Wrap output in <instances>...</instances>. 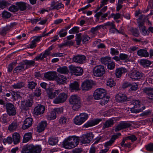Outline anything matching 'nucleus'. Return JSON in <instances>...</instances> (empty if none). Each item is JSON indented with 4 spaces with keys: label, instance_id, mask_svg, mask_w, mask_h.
<instances>
[{
    "label": "nucleus",
    "instance_id": "nucleus-36",
    "mask_svg": "<svg viewBox=\"0 0 153 153\" xmlns=\"http://www.w3.org/2000/svg\"><path fill=\"white\" fill-rule=\"evenodd\" d=\"M13 98L15 100H16L18 99H19L21 98L22 93L19 91H17L15 92L14 91H12L11 92Z\"/></svg>",
    "mask_w": 153,
    "mask_h": 153
},
{
    "label": "nucleus",
    "instance_id": "nucleus-33",
    "mask_svg": "<svg viewBox=\"0 0 153 153\" xmlns=\"http://www.w3.org/2000/svg\"><path fill=\"white\" fill-rule=\"evenodd\" d=\"M32 153H40L42 151V148L39 146H34L31 145Z\"/></svg>",
    "mask_w": 153,
    "mask_h": 153
},
{
    "label": "nucleus",
    "instance_id": "nucleus-38",
    "mask_svg": "<svg viewBox=\"0 0 153 153\" xmlns=\"http://www.w3.org/2000/svg\"><path fill=\"white\" fill-rule=\"evenodd\" d=\"M58 141V140L57 137H51L48 139V142L49 144L53 146L56 145Z\"/></svg>",
    "mask_w": 153,
    "mask_h": 153
},
{
    "label": "nucleus",
    "instance_id": "nucleus-27",
    "mask_svg": "<svg viewBox=\"0 0 153 153\" xmlns=\"http://www.w3.org/2000/svg\"><path fill=\"white\" fill-rule=\"evenodd\" d=\"M98 59V56L96 55L91 56L88 57V61L90 64L92 65L97 64V60Z\"/></svg>",
    "mask_w": 153,
    "mask_h": 153
},
{
    "label": "nucleus",
    "instance_id": "nucleus-25",
    "mask_svg": "<svg viewBox=\"0 0 153 153\" xmlns=\"http://www.w3.org/2000/svg\"><path fill=\"white\" fill-rule=\"evenodd\" d=\"M62 145L66 149H71L74 148V146L72 145L70 140H68L67 138L63 142Z\"/></svg>",
    "mask_w": 153,
    "mask_h": 153
},
{
    "label": "nucleus",
    "instance_id": "nucleus-4",
    "mask_svg": "<svg viewBox=\"0 0 153 153\" xmlns=\"http://www.w3.org/2000/svg\"><path fill=\"white\" fill-rule=\"evenodd\" d=\"M93 73L94 76L100 77L103 76L105 73V70L103 65H97L94 68Z\"/></svg>",
    "mask_w": 153,
    "mask_h": 153
},
{
    "label": "nucleus",
    "instance_id": "nucleus-8",
    "mask_svg": "<svg viewBox=\"0 0 153 153\" xmlns=\"http://www.w3.org/2000/svg\"><path fill=\"white\" fill-rule=\"evenodd\" d=\"M94 85L93 81L87 80L84 82L81 85V89L83 91H87L90 90Z\"/></svg>",
    "mask_w": 153,
    "mask_h": 153
},
{
    "label": "nucleus",
    "instance_id": "nucleus-10",
    "mask_svg": "<svg viewBox=\"0 0 153 153\" xmlns=\"http://www.w3.org/2000/svg\"><path fill=\"white\" fill-rule=\"evenodd\" d=\"M33 103L32 100H27L22 101L20 106L21 109L24 110H28L29 107L31 106Z\"/></svg>",
    "mask_w": 153,
    "mask_h": 153
},
{
    "label": "nucleus",
    "instance_id": "nucleus-30",
    "mask_svg": "<svg viewBox=\"0 0 153 153\" xmlns=\"http://www.w3.org/2000/svg\"><path fill=\"white\" fill-rule=\"evenodd\" d=\"M137 53L138 56L141 57H147L149 56L148 52L144 49H140L137 51Z\"/></svg>",
    "mask_w": 153,
    "mask_h": 153
},
{
    "label": "nucleus",
    "instance_id": "nucleus-5",
    "mask_svg": "<svg viewBox=\"0 0 153 153\" xmlns=\"http://www.w3.org/2000/svg\"><path fill=\"white\" fill-rule=\"evenodd\" d=\"M106 91L105 89L100 88L97 89L94 94V97L95 100H100L105 97Z\"/></svg>",
    "mask_w": 153,
    "mask_h": 153
},
{
    "label": "nucleus",
    "instance_id": "nucleus-46",
    "mask_svg": "<svg viewBox=\"0 0 153 153\" xmlns=\"http://www.w3.org/2000/svg\"><path fill=\"white\" fill-rule=\"evenodd\" d=\"M25 65L23 64V62L19 64V65L16 67L14 69V71L17 72L19 71H22L25 70Z\"/></svg>",
    "mask_w": 153,
    "mask_h": 153
},
{
    "label": "nucleus",
    "instance_id": "nucleus-41",
    "mask_svg": "<svg viewBox=\"0 0 153 153\" xmlns=\"http://www.w3.org/2000/svg\"><path fill=\"white\" fill-rule=\"evenodd\" d=\"M111 58L108 56H105L101 58V62L103 64L107 65L111 61Z\"/></svg>",
    "mask_w": 153,
    "mask_h": 153
},
{
    "label": "nucleus",
    "instance_id": "nucleus-43",
    "mask_svg": "<svg viewBox=\"0 0 153 153\" xmlns=\"http://www.w3.org/2000/svg\"><path fill=\"white\" fill-rule=\"evenodd\" d=\"M18 126V124L16 122L12 123L8 127V129L10 131L15 130Z\"/></svg>",
    "mask_w": 153,
    "mask_h": 153
},
{
    "label": "nucleus",
    "instance_id": "nucleus-1",
    "mask_svg": "<svg viewBox=\"0 0 153 153\" xmlns=\"http://www.w3.org/2000/svg\"><path fill=\"white\" fill-rule=\"evenodd\" d=\"M69 102L73 110L77 111L82 106L80 98L76 95H73L69 98Z\"/></svg>",
    "mask_w": 153,
    "mask_h": 153
},
{
    "label": "nucleus",
    "instance_id": "nucleus-45",
    "mask_svg": "<svg viewBox=\"0 0 153 153\" xmlns=\"http://www.w3.org/2000/svg\"><path fill=\"white\" fill-rule=\"evenodd\" d=\"M140 64L144 66V67H147L149 66L151 64L150 61L147 59H141L140 61Z\"/></svg>",
    "mask_w": 153,
    "mask_h": 153
},
{
    "label": "nucleus",
    "instance_id": "nucleus-54",
    "mask_svg": "<svg viewBox=\"0 0 153 153\" xmlns=\"http://www.w3.org/2000/svg\"><path fill=\"white\" fill-rule=\"evenodd\" d=\"M9 10L13 12H17L19 10L18 6L16 5H12L10 6L9 8Z\"/></svg>",
    "mask_w": 153,
    "mask_h": 153
},
{
    "label": "nucleus",
    "instance_id": "nucleus-24",
    "mask_svg": "<svg viewBox=\"0 0 153 153\" xmlns=\"http://www.w3.org/2000/svg\"><path fill=\"white\" fill-rule=\"evenodd\" d=\"M47 124V123L46 121H42L39 123L37 127V131L38 132H41L44 131Z\"/></svg>",
    "mask_w": 153,
    "mask_h": 153
},
{
    "label": "nucleus",
    "instance_id": "nucleus-31",
    "mask_svg": "<svg viewBox=\"0 0 153 153\" xmlns=\"http://www.w3.org/2000/svg\"><path fill=\"white\" fill-rule=\"evenodd\" d=\"M23 64L25 65H26L25 69H27L31 66H34L35 64V62L33 60H25L23 62Z\"/></svg>",
    "mask_w": 153,
    "mask_h": 153
},
{
    "label": "nucleus",
    "instance_id": "nucleus-40",
    "mask_svg": "<svg viewBox=\"0 0 153 153\" xmlns=\"http://www.w3.org/2000/svg\"><path fill=\"white\" fill-rule=\"evenodd\" d=\"M10 26H6L2 28L0 30V34L1 35L4 36L7 34V32L10 30Z\"/></svg>",
    "mask_w": 153,
    "mask_h": 153
},
{
    "label": "nucleus",
    "instance_id": "nucleus-62",
    "mask_svg": "<svg viewBox=\"0 0 153 153\" xmlns=\"http://www.w3.org/2000/svg\"><path fill=\"white\" fill-rule=\"evenodd\" d=\"M82 40L83 44L86 43L90 39V37L87 35H83L82 37Z\"/></svg>",
    "mask_w": 153,
    "mask_h": 153
},
{
    "label": "nucleus",
    "instance_id": "nucleus-3",
    "mask_svg": "<svg viewBox=\"0 0 153 153\" xmlns=\"http://www.w3.org/2000/svg\"><path fill=\"white\" fill-rule=\"evenodd\" d=\"M88 115L86 113H81L79 115L76 116L74 119L75 123L80 125L84 123L88 119Z\"/></svg>",
    "mask_w": 153,
    "mask_h": 153
},
{
    "label": "nucleus",
    "instance_id": "nucleus-59",
    "mask_svg": "<svg viewBox=\"0 0 153 153\" xmlns=\"http://www.w3.org/2000/svg\"><path fill=\"white\" fill-rule=\"evenodd\" d=\"M79 27H74L69 31L70 34H72L74 33H77L79 32Z\"/></svg>",
    "mask_w": 153,
    "mask_h": 153
},
{
    "label": "nucleus",
    "instance_id": "nucleus-49",
    "mask_svg": "<svg viewBox=\"0 0 153 153\" xmlns=\"http://www.w3.org/2000/svg\"><path fill=\"white\" fill-rule=\"evenodd\" d=\"M56 113H55V112L52 111L50 114H48L47 118L49 120H53L56 118Z\"/></svg>",
    "mask_w": 153,
    "mask_h": 153
},
{
    "label": "nucleus",
    "instance_id": "nucleus-53",
    "mask_svg": "<svg viewBox=\"0 0 153 153\" xmlns=\"http://www.w3.org/2000/svg\"><path fill=\"white\" fill-rule=\"evenodd\" d=\"M36 85V83L33 81L28 82L27 86L29 89H33L35 88V87Z\"/></svg>",
    "mask_w": 153,
    "mask_h": 153
},
{
    "label": "nucleus",
    "instance_id": "nucleus-29",
    "mask_svg": "<svg viewBox=\"0 0 153 153\" xmlns=\"http://www.w3.org/2000/svg\"><path fill=\"white\" fill-rule=\"evenodd\" d=\"M57 71L60 74H67L69 73V70L66 66L60 67L57 69Z\"/></svg>",
    "mask_w": 153,
    "mask_h": 153
},
{
    "label": "nucleus",
    "instance_id": "nucleus-39",
    "mask_svg": "<svg viewBox=\"0 0 153 153\" xmlns=\"http://www.w3.org/2000/svg\"><path fill=\"white\" fill-rule=\"evenodd\" d=\"M32 138V134L30 132L25 134L24 136L23 139V143H26L29 141Z\"/></svg>",
    "mask_w": 153,
    "mask_h": 153
},
{
    "label": "nucleus",
    "instance_id": "nucleus-48",
    "mask_svg": "<svg viewBox=\"0 0 153 153\" xmlns=\"http://www.w3.org/2000/svg\"><path fill=\"white\" fill-rule=\"evenodd\" d=\"M104 26L103 25H98L95 27H93L91 28L90 31V32L92 33L93 34H94L96 33V32L98 30L100 29L101 28H103Z\"/></svg>",
    "mask_w": 153,
    "mask_h": 153
},
{
    "label": "nucleus",
    "instance_id": "nucleus-47",
    "mask_svg": "<svg viewBox=\"0 0 153 153\" xmlns=\"http://www.w3.org/2000/svg\"><path fill=\"white\" fill-rule=\"evenodd\" d=\"M72 140H73L72 141H74V142L70 141V142L71 143V144L73 145V146H74V148L78 144L79 139V137L75 136V137H72Z\"/></svg>",
    "mask_w": 153,
    "mask_h": 153
},
{
    "label": "nucleus",
    "instance_id": "nucleus-6",
    "mask_svg": "<svg viewBox=\"0 0 153 153\" xmlns=\"http://www.w3.org/2000/svg\"><path fill=\"white\" fill-rule=\"evenodd\" d=\"M94 135L92 132L83 134L81 137L80 141L82 143L86 144L89 143L92 140Z\"/></svg>",
    "mask_w": 153,
    "mask_h": 153
},
{
    "label": "nucleus",
    "instance_id": "nucleus-19",
    "mask_svg": "<svg viewBox=\"0 0 153 153\" xmlns=\"http://www.w3.org/2000/svg\"><path fill=\"white\" fill-rule=\"evenodd\" d=\"M85 56L83 55H78L75 56L73 58V61L75 62L82 64L86 59Z\"/></svg>",
    "mask_w": 153,
    "mask_h": 153
},
{
    "label": "nucleus",
    "instance_id": "nucleus-42",
    "mask_svg": "<svg viewBox=\"0 0 153 153\" xmlns=\"http://www.w3.org/2000/svg\"><path fill=\"white\" fill-rule=\"evenodd\" d=\"M114 22L112 21V22H108L105 24L104 25H103L104 27V26H110V30L111 29H114L115 30H116L117 32H118V30L115 28V25L114 24Z\"/></svg>",
    "mask_w": 153,
    "mask_h": 153
},
{
    "label": "nucleus",
    "instance_id": "nucleus-44",
    "mask_svg": "<svg viewBox=\"0 0 153 153\" xmlns=\"http://www.w3.org/2000/svg\"><path fill=\"white\" fill-rule=\"evenodd\" d=\"M25 84L23 82H19L18 83L13 85L12 87L14 89H20L25 86Z\"/></svg>",
    "mask_w": 153,
    "mask_h": 153
},
{
    "label": "nucleus",
    "instance_id": "nucleus-20",
    "mask_svg": "<svg viewBox=\"0 0 153 153\" xmlns=\"http://www.w3.org/2000/svg\"><path fill=\"white\" fill-rule=\"evenodd\" d=\"M116 98L118 102H124L128 100L126 94L120 93H118L116 95Z\"/></svg>",
    "mask_w": 153,
    "mask_h": 153
},
{
    "label": "nucleus",
    "instance_id": "nucleus-64",
    "mask_svg": "<svg viewBox=\"0 0 153 153\" xmlns=\"http://www.w3.org/2000/svg\"><path fill=\"white\" fill-rule=\"evenodd\" d=\"M107 67L111 70L114 68L115 64L113 62H110L107 65Z\"/></svg>",
    "mask_w": 153,
    "mask_h": 153
},
{
    "label": "nucleus",
    "instance_id": "nucleus-52",
    "mask_svg": "<svg viewBox=\"0 0 153 153\" xmlns=\"http://www.w3.org/2000/svg\"><path fill=\"white\" fill-rule=\"evenodd\" d=\"M120 59L121 60L125 61L127 62L128 60V55L124 53H121L120 55Z\"/></svg>",
    "mask_w": 153,
    "mask_h": 153
},
{
    "label": "nucleus",
    "instance_id": "nucleus-51",
    "mask_svg": "<svg viewBox=\"0 0 153 153\" xmlns=\"http://www.w3.org/2000/svg\"><path fill=\"white\" fill-rule=\"evenodd\" d=\"M9 5L8 2L5 0L0 1V8L3 9L5 8Z\"/></svg>",
    "mask_w": 153,
    "mask_h": 153
},
{
    "label": "nucleus",
    "instance_id": "nucleus-34",
    "mask_svg": "<svg viewBox=\"0 0 153 153\" xmlns=\"http://www.w3.org/2000/svg\"><path fill=\"white\" fill-rule=\"evenodd\" d=\"M70 87L71 90L79 91L80 90L79 84L77 82L71 83L70 85Z\"/></svg>",
    "mask_w": 153,
    "mask_h": 153
},
{
    "label": "nucleus",
    "instance_id": "nucleus-56",
    "mask_svg": "<svg viewBox=\"0 0 153 153\" xmlns=\"http://www.w3.org/2000/svg\"><path fill=\"white\" fill-rule=\"evenodd\" d=\"M130 31L134 36L136 37H138L139 36V33L137 29L132 28L130 29Z\"/></svg>",
    "mask_w": 153,
    "mask_h": 153
},
{
    "label": "nucleus",
    "instance_id": "nucleus-22",
    "mask_svg": "<svg viewBox=\"0 0 153 153\" xmlns=\"http://www.w3.org/2000/svg\"><path fill=\"white\" fill-rule=\"evenodd\" d=\"M101 121V119H96L94 120H92L88 121L84 124V126L85 128H88L90 127L93 126L97 124L100 122Z\"/></svg>",
    "mask_w": 153,
    "mask_h": 153
},
{
    "label": "nucleus",
    "instance_id": "nucleus-12",
    "mask_svg": "<svg viewBox=\"0 0 153 153\" xmlns=\"http://www.w3.org/2000/svg\"><path fill=\"white\" fill-rule=\"evenodd\" d=\"M45 110L44 106L41 105H38L34 108V113L36 115H39L43 114Z\"/></svg>",
    "mask_w": 153,
    "mask_h": 153
},
{
    "label": "nucleus",
    "instance_id": "nucleus-18",
    "mask_svg": "<svg viewBox=\"0 0 153 153\" xmlns=\"http://www.w3.org/2000/svg\"><path fill=\"white\" fill-rule=\"evenodd\" d=\"M143 92L147 95V98L153 100V88H145L143 89Z\"/></svg>",
    "mask_w": 153,
    "mask_h": 153
},
{
    "label": "nucleus",
    "instance_id": "nucleus-60",
    "mask_svg": "<svg viewBox=\"0 0 153 153\" xmlns=\"http://www.w3.org/2000/svg\"><path fill=\"white\" fill-rule=\"evenodd\" d=\"M146 149L150 152L153 151V143H150L145 146Z\"/></svg>",
    "mask_w": 153,
    "mask_h": 153
},
{
    "label": "nucleus",
    "instance_id": "nucleus-50",
    "mask_svg": "<svg viewBox=\"0 0 153 153\" xmlns=\"http://www.w3.org/2000/svg\"><path fill=\"white\" fill-rule=\"evenodd\" d=\"M2 16L3 18L7 19L10 17L11 14L8 11H4L2 13Z\"/></svg>",
    "mask_w": 153,
    "mask_h": 153
},
{
    "label": "nucleus",
    "instance_id": "nucleus-11",
    "mask_svg": "<svg viewBox=\"0 0 153 153\" xmlns=\"http://www.w3.org/2000/svg\"><path fill=\"white\" fill-rule=\"evenodd\" d=\"M6 108L7 114L10 116H13L16 114V111L14 105L11 103H7L6 105Z\"/></svg>",
    "mask_w": 153,
    "mask_h": 153
},
{
    "label": "nucleus",
    "instance_id": "nucleus-35",
    "mask_svg": "<svg viewBox=\"0 0 153 153\" xmlns=\"http://www.w3.org/2000/svg\"><path fill=\"white\" fill-rule=\"evenodd\" d=\"M114 120L111 119L107 120L103 124V128L105 129L111 126L114 124Z\"/></svg>",
    "mask_w": 153,
    "mask_h": 153
},
{
    "label": "nucleus",
    "instance_id": "nucleus-37",
    "mask_svg": "<svg viewBox=\"0 0 153 153\" xmlns=\"http://www.w3.org/2000/svg\"><path fill=\"white\" fill-rule=\"evenodd\" d=\"M31 145L24 146L22 148V153H32Z\"/></svg>",
    "mask_w": 153,
    "mask_h": 153
},
{
    "label": "nucleus",
    "instance_id": "nucleus-32",
    "mask_svg": "<svg viewBox=\"0 0 153 153\" xmlns=\"http://www.w3.org/2000/svg\"><path fill=\"white\" fill-rule=\"evenodd\" d=\"M13 140L14 143L17 144L20 141V136L19 133L15 132L13 133L12 135Z\"/></svg>",
    "mask_w": 153,
    "mask_h": 153
},
{
    "label": "nucleus",
    "instance_id": "nucleus-21",
    "mask_svg": "<svg viewBox=\"0 0 153 153\" xmlns=\"http://www.w3.org/2000/svg\"><path fill=\"white\" fill-rule=\"evenodd\" d=\"M67 78V77L59 74L58 76L56 75V76L55 77V79L56 80L58 83L60 84L65 83Z\"/></svg>",
    "mask_w": 153,
    "mask_h": 153
},
{
    "label": "nucleus",
    "instance_id": "nucleus-13",
    "mask_svg": "<svg viewBox=\"0 0 153 153\" xmlns=\"http://www.w3.org/2000/svg\"><path fill=\"white\" fill-rule=\"evenodd\" d=\"M131 126V125L130 124L127 123H120L116 126L114 130L115 132H117L122 129L128 128Z\"/></svg>",
    "mask_w": 153,
    "mask_h": 153
},
{
    "label": "nucleus",
    "instance_id": "nucleus-57",
    "mask_svg": "<svg viewBox=\"0 0 153 153\" xmlns=\"http://www.w3.org/2000/svg\"><path fill=\"white\" fill-rule=\"evenodd\" d=\"M115 83L112 79H109L107 81V85L110 87L115 86Z\"/></svg>",
    "mask_w": 153,
    "mask_h": 153
},
{
    "label": "nucleus",
    "instance_id": "nucleus-26",
    "mask_svg": "<svg viewBox=\"0 0 153 153\" xmlns=\"http://www.w3.org/2000/svg\"><path fill=\"white\" fill-rule=\"evenodd\" d=\"M26 3L24 2H17L15 4L17 6L18 10H19L21 11L25 10L27 8Z\"/></svg>",
    "mask_w": 153,
    "mask_h": 153
},
{
    "label": "nucleus",
    "instance_id": "nucleus-2",
    "mask_svg": "<svg viewBox=\"0 0 153 153\" xmlns=\"http://www.w3.org/2000/svg\"><path fill=\"white\" fill-rule=\"evenodd\" d=\"M129 106L130 108L131 111L132 113H137L141 112L145 108V107L143 106L142 108L140 105V101L138 100H134L131 101Z\"/></svg>",
    "mask_w": 153,
    "mask_h": 153
},
{
    "label": "nucleus",
    "instance_id": "nucleus-61",
    "mask_svg": "<svg viewBox=\"0 0 153 153\" xmlns=\"http://www.w3.org/2000/svg\"><path fill=\"white\" fill-rule=\"evenodd\" d=\"M121 16V14L119 13H117L115 14L112 13L111 14L110 17L113 18L114 20L120 18Z\"/></svg>",
    "mask_w": 153,
    "mask_h": 153
},
{
    "label": "nucleus",
    "instance_id": "nucleus-28",
    "mask_svg": "<svg viewBox=\"0 0 153 153\" xmlns=\"http://www.w3.org/2000/svg\"><path fill=\"white\" fill-rule=\"evenodd\" d=\"M47 91V94L49 98L51 99L54 98L56 96L58 95L59 93V90H56L54 92H53L51 89L48 90Z\"/></svg>",
    "mask_w": 153,
    "mask_h": 153
},
{
    "label": "nucleus",
    "instance_id": "nucleus-55",
    "mask_svg": "<svg viewBox=\"0 0 153 153\" xmlns=\"http://www.w3.org/2000/svg\"><path fill=\"white\" fill-rule=\"evenodd\" d=\"M76 41L77 45H79L80 44L81 41L82 39L81 34H76Z\"/></svg>",
    "mask_w": 153,
    "mask_h": 153
},
{
    "label": "nucleus",
    "instance_id": "nucleus-15",
    "mask_svg": "<svg viewBox=\"0 0 153 153\" xmlns=\"http://www.w3.org/2000/svg\"><path fill=\"white\" fill-rule=\"evenodd\" d=\"M56 76V72L55 71H49L44 74V77L49 80H54Z\"/></svg>",
    "mask_w": 153,
    "mask_h": 153
},
{
    "label": "nucleus",
    "instance_id": "nucleus-14",
    "mask_svg": "<svg viewBox=\"0 0 153 153\" xmlns=\"http://www.w3.org/2000/svg\"><path fill=\"white\" fill-rule=\"evenodd\" d=\"M143 75V74L141 72L133 71L131 73L130 78L132 79L138 80L141 78Z\"/></svg>",
    "mask_w": 153,
    "mask_h": 153
},
{
    "label": "nucleus",
    "instance_id": "nucleus-9",
    "mask_svg": "<svg viewBox=\"0 0 153 153\" xmlns=\"http://www.w3.org/2000/svg\"><path fill=\"white\" fill-rule=\"evenodd\" d=\"M69 69L72 73L77 76H81L83 73V70L80 67H75L71 65L70 66Z\"/></svg>",
    "mask_w": 153,
    "mask_h": 153
},
{
    "label": "nucleus",
    "instance_id": "nucleus-23",
    "mask_svg": "<svg viewBox=\"0 0 153 153\" xmlns=\"http://www.w3.org/2000/svg\"><path fill=\"white\" fill-rule=\"evenodd\" d=\"M127 72V70L126 68H123L117 69L116 70V76L117 78H120L121 77L122 74Z\"/></svg>",
    "mask_w": 153,
    "mask_h": 153
},
{
    "label": "nucleus",
    "instance_id": "nucleus-16",
    "mask_svg": "<svg viewBox=\"0 0 153 153\" xmlns=\"http://www.w3.org/2000/svg\"><path fill=\"white\" fill-rule=\"evenodd\" d=\"M33 119L30 117L27 118L24 121V124L22 127L23 130L26 129L30 127L32 124Z\"/></svg>",
    "mask_w": 153,
    "mask_h": 153
},
{
    "label": "nucleus",
    "instance_id": "nucleus-58",
    "mask_svg": "<svg viewBox=\"0 0 153 153\" xmlns=\"http://www.w3.org/2000/svg\"><path fill=\"white\" fill-rule=\"evenodd\" d=\"M34 95L37 97H39L41 94V90L39 88H36L33 92Z\"/></svg>",
    "mask_w": 153,
    "mask_h": 153
},
{
    "label": "nucleus",
    "instance_id": "nucleus-63",
    "mask_svg": "<svg viewBox=\"0 0 153 153\" xmlns=\"http://www.w3.org/2000/svg\"><path fill=\"white\" fill-rule=\"evenodd\" d=\"M66 121L67 119L65 117H62L59 120V123L61 124H65L66 123Z\"/></svg>",
    "mask_w": 153,
    "mask_h": 153
},
{
    "label": "nucleus",
    "instance_id": "nucleus-17",
    "mask_svg": "<svg viewBox=\"0 0 153 153\" xmlns=\"http://www.w3.org/2000/svg\"><path fill=\"white\" fill-rule=\"evenodd\" d=\"M121 135L120 133H117L116 134L112 136L109 141L105 143V147H107L111 146L114 142L115 140L118 138L119 137L121 136Z\"/></svg>",
    "mask_w": 153,
    "mask_h": 153
},
{
    "label": "nucleus",
    "instance_id": "nucleus-7",
    "mask_svg": "<svg viewBox=\"0 0 153 153\" xmlns=\"http://www.w3.org/2000/svg\"><path fill=\"white\" fill-rule=\"evenodd\" d=\"M67 97L68 95L67 94L65 93H60L54 100L53 102L56 104L63 103L66 101Z\"/></svg>",
    "mask_w": 153,
    "mask_h": 153
}]
</instances>
